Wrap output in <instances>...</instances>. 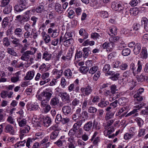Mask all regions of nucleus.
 Masks as SVG:
<instances>
[{
    "label": "nucleus",
    "instance_id": "obj_1",
    "mask_svg": "<svg viewBox=\"0 0 148 148\" xmlns=\"http://www.w3.org/2000/svg\"><path fill=\"white\" fill-rule=\"evenodd\" d=\"M142 64L140 60L138 61L137 63V68L134 62L131 63L130 65V71L132 72L133 75L135 76L137 74L140 73L142 69Z\"/></svg>",
    "mask_w": 148,
    "mask_h": 148
},
{
    "label": "nucleus",
    "instance_id": "obj_2",
    "mask_svg": "<svg viewBox=\"0 0 148 148\" xmlns=\"http://www.w3.org/2000/svg\"><path fill=\"white\" fill-rule=\"evenodd\" d=\"M31 15V11L27 10L24 13L22 17L21 15H18L16 16V18L21 23L24 24L29 20Z\"/></svg>",
    "mask_w": 148,
    "mask_h": 148
},
{
    "label": "nucleus",
    "instance_id": "obj_3",
    "mask_svg": "<svg viewBox=\"0 0 148 148\" xmlns=\"http://www.w3.org/2000/svg\"><path fill=\"white\" fill-rule=\"evenodd\" d=\"M36 51V49L35 48H32L30 50L24 52L21 59L23 60L27 61L31 56H33Z\"/></svg>",
    "mask_w": 148,
    "mask_h": 148
},
{
    "label": "nucleus",
    "instance_id": "obj_4",
    "mask_svg": "<svg viewBox=\"0 0 148 148\" xmlns=\"http://www.w3.org/2000/svg\"><path fill=\"white\" fill-rule=\"evenodd\" d=\"M4 131L7 133H8L11 135H14L16 132L13 127L9 124H5Z\"/></svg>",
    "mask_w": 148,
    "mask_h": 148
},
{
    "label": "nucleus",
    "instance_id": "obj_5",
    "mask_svg": "<svg viewBox=\"0 0 148 148\" xmlns=\"http://www.w3.org/2000/svg\"><path fill=\"white\" fill-rule=\"evenodd\" d=\"M21 72L19 71L14 74V75L10 79L11 82L15 83L20 81L21 78Z\"/></svg>",
    "mask_w": 148,
    "mask_h": 148
},
{
    "label": "nucleus",
    "instance_id": "obj_6",
    "mask_svg": "<svg viewBox=\"0 0 148 148\" xmlns=\"http://www.w3.org/2000/svg\"><path fill=\"white\" fill-rule=\"evenodd\" d=\"M114 47V44L110 42H105L103 45V47L104 49H106L108 52L112 51Z\"/></svg>",
    "mask_w": 148,
    "mask_h": 148
},
{
    "label": "nucleus",
    "instance_id": "obj_7",
    "mask_svg": "<svg viewBox=\"0 0 148 148\" xmlns=\"http://www.w3.org/2000/svg\"><path fill=\"white\" fill-rule=\"evenodd\" d=\"M28 110L32 111L36 110L39 108V106L36 104H31L30 102H28L26 106Z\"/></svg>",
    "mask_w": 148,
    "mask_h": 148
},
{
    "label": "nucleus",
    "instance_id": "obj_8",
    "mask_svg": "<svg viewBox=\"0 0 148 148\" xmlns=\"http://www.w3.org/2000/svg\"><path fill=\"white\" fill-rule=\"evenodd\" d=\"M80 91L83 94L88 95L90 94L92 91V90L90 86H88L86 87L81 88H80Z\"/></svg>",
    "mask_w": 148,
    "mask_h": 148
},
{
    "label": "nucleus",
    "instance_id": "obj_9",
    "mask_svg": "<svg viewBox=\"0 0 148 148\" xmlns=\"http://www.w3.org/2000/svg\"><path fill=\"white\" fill-rule=\"evenodd\" d=\"M111 8L114 10L119 12L121 11L123 9V7L121 4L114 3H112Z\"/></svg>",
    "mask_w": 148,
    "mask_h": 148
},
{
    "label": "nucleus",
    "instance_id": "obj_10",
    "mask_svg": "<svg viewBox=\"0 0 148 148\" xmlns=\"http://www.w3.org/2000/svg\"><path fill=\"white\" fill-rule=\"evenodd\" d=\"M62 111L66 115L70 114L72 113V109L70 107L68 106H64L62 108Z\"/></svg>",
    "mask_w": 148,
    "mask_h": 148
},
{
    "label": "nucleus",
    "instance_id": "obj_11",
    "mask_svg": "<svg viewBox=\"0 0 148 148\" xmlns=\"http://www.w3.org/2000/svg\"><path fill=\"white\" fill-rule=\"evenodd\" d=\"M52 55L48 51H45L42 54V59L46 61H48L50 60L51 58Z\"/></svg>",
    "mask_w": 148,
    "mask_h": 148
},
{
    "label": "nucleus",
    "instance_id": "obj_12",
    "mask_svg": "<svg viewBox=\"0 0 148 148\" xmlns=\"http://www.w3.org/2000/svg\"><path fill=\"white\" fill-rule=\"evenodd\" d=\"M141 24L144 25V28L146 32H148V20L145 17H143L141 18Z\"/></svg>",
    "mask_w": 148,
    "mask_h": 148
},
{
    "label": "nucleus",
    "instance_id": "obj_13",
    "mask_svg": "<svg viewBox=\"0 0 148 148\" xmlns=\"http://www.w3.org/2000/svg\"><path fill=\"white\" fill-rule=\"evenodd\" d=\"M30 127L29 125H26L23 129L21 130L20 134V137L22 139L24 136V134L27 133L30 130Z\"/></svg>",
    "mask_w": 148,
    "mask_h": 148
},
{
    "label": "nucleus",
    "instance_id": "obj_14",
    "mask_svg": "<svg viewBox=\"0 0 148 148\" xmlns=\"http://www.w3.org/2000/svg\"><path fill=\"white\" fill-rule=\"evenodd\" d=\"M17 121L18 123L19 126L20 127H23L27 125V121L24 119H21V117L17 118Z\"/></svg>",
    "mask_w": 148,
    "mask_h": 148
},
{
    "label": "nucleus",
    "instance_id": "obj_15",
    "mask_svg": "<svg viewBox=\"0 0 148 148\" xmlns=\"http://www.w3.org/2000/svg\"><path fill=\"white\" fill-rule=\"evenodd\" d=\"M117 28L114 26H112L110 27L108 30H107V32L108 34L111 36L113 35H116L117 34Z\"/></svg>",
    "mask_w": 148,
    "mask_h": 148
},
{
    "label": "nucleus",
    "instance_id": "obj_16",
    "mask_svg": "<svg viewBox=\"0 0 148 148\" xmlns=\"http://www.w3.org/2000/svg\"><path fill=\"white\" fill-rule=\"evenodd\" d=\"M50 103L52 107H55L59 104V100L56 97L52 98L51 100Z\"/></svg>",
    "mask_w": 148,
    "mask_h": 148
},
{
    "label": "nucleus",
    "instance_id": "obj_17",
    "mask_svg": "<svg viewBox=\"0 0 148 148\" xmlns=\"http://www.w3.org/2000/svg\"><path fill=\"white\" fill-rule=\"evenodd\" d=\"M35 72L34 70L30 71L28 72L25 76V78L27 80H30L32 79L35 74Z\"/></svg>",
    "mask_w": 148,
    "mask_h": 148
},
{
    "label": "nucleus",
    "instance_id": "obj_18",
    "mask_svg": "<svg viewBox=\"0 0 148 148\" xmlns=\"http://www.w3.org/2000/svg\"><path fill=\"white\" fill-rule=\"evenodd\" d=\"M51 118L48 116H46L43 119V125L45 127H48L51 124Z\"/></svg>",
    "mask_w": 148,
    "mask_h": 148
},
{
    "label": "nucleus",
    "instance_id": "obj_19",
    "mask_svg": "<svg viewBox=\"0 0 148 148\" xmlns=\"http://www.w3.org/2000/svg\"><path fill=\"white\" fill-rule=\"evenodd\" d=\"M68 90L69 92L72 91H75V92H78L79 90V87H76L73 84H70L68 87Z\"/></svg>",
    "mask_w": 148,
    "mask_h": 148
},
{
    "label": "nucleus",
    "instance_id": "obj_20",
    "mask_svg": "<svg viewBox=\"0 0 148 148\" xmlns=\"http://www.w3.org/2000/svg\"><path fill=\"white\" fill-rule=\"evenodd\" d=\"M43 39L46 44L49 43L51 41L50 36L45 32H43L42 33Z\"/></svg>",
    "mask_w": 148,
    "mask_h": 148
},
{
    "label": "nucleus",
    "instance_id": "obj_21",
    "mask_svg": "<svg viewBox=\"0 0 148 148\" xmlns=\"http://www.w3.org/2000/svg\"><path fill=\"white\" fill-rule=\"evenodd\" d=\"M42 95H43V99H45L47 101H49L51 97L52 94L51 92L45 91L42 92Z\"/></svg>",
    "mask_w": 148,
    "mask_h": 148
},
{
    "label": "nucleus",
    "instance_id": "obj_22",
    "mask_svg": "<svg viewBox=\"0 0 148 148\" xmlns=\"http://www.w3.org/2000/svg\"><path fill=\"white\" fill-rule=\"evenodd\" d=\"M61 97L62 100L64 101L67 102L69 100L70 96L66 92L62 93Z\"/></svg>",
    "mask_w": 148,
    "mask_h": 148
},
{
    "label": "nucleus",
    "instance_id": "obj_23",
    "mask_svg": "<svg viewBox=\"0 0 148 148\" xmlns=\"http://www.w3.org/2000/svg\"><path fill=\"white\" fill-rule=\"evenodd\" d=\"M141 49L140 44L139 43H136L134 46L133 51L135 55H137L139 53Z\"/></svg>",
    "mask_w": 148,
    "mask_h": 148
},
{
    "label": "nucleus",
    "instance_id": "obj_24",
    "mask_svg": "<svg viewBox=\"0 0 148 148\" xmlns=\"http://www.w3.org/2000/svg\"><path fill=\"white\" fill-rule=\"evenodd\" d=\"M141 57L143 59H146L148 56V53L147 49L145 47H143L142 51L140 53Z\"/></svg>",
    "mask_w": 148,
    "mask_h": 148
},
{
    "label": "nucleus",
    "instance_id": "obj_25",
    "mask_svg": "<svg viewBox=\"0 0 148 148\" xmlns=\"http://www.w3.org/2000/svg\"><path fill=\"white\" fill-rule=\"evenodd\" d=\"M64 74L67 78L70 79L72 77V72L70 69H67L64 72Z\"/></svg>",
    "mask_w": 148,
    "mask_h": 148
},
{
    "label": "nucleus",
    "instance_id": "obj_26",
    "mask_svg": "<svg viewBox=\"0 0 148 148\" xmlns=\"http://www.w3.org/2000/svg\"><path fill=\"white\" fill-rule=\"evenodd\" d=\"M92 122L89 121L84 126V129L86 131H89L91 130L92 127Z\"/></svg>",
    "mask_w": 148,
    "mask_h": 148
},
{
    "label": "nucleus",
    "instance_id": "obj_27",
    "mask_svg": "<svg viewBox=\"0 0 148 148\" xmlns=\"http://www.w3.org/2000/svg\"><path fill=\"white\" fill-rule=\"evenodd\" d=\"M63 71L62 70H58L57 69H54L53 71V74L55 76L57 79L60 77L62 75Z\"/></svg>",
    "mask_w": 148,
    "mask_h": 148
},
{
    "label": "nucleus",
    "instance_id": "obj_28",
    "mask_svg": "<svg viewBox=\"0 0 148 148\" xmlns=\"http://www.w3.org/2000/svg\"><path fill=\"white\" fill-rule=\"evenodd\" d=\"M79 33L80 35L83 36L84 39H86L88 38V34L86 30L83 28L80 29L79 32Z\"/></svg>",
    "mask_w": 148,
    "mask_h": 148
},
{
    "label": "nucleus",
    "instance_id": "obj_29",
    "mask_svg": "<svg viewBox=\"0 0 148 148\" xmlns=\"http://www.w3.org/2000/svg\"><path fill=\"white\" fill-rule=\"evenodd\" d=\"M98 69V67L96 66H94L88 69V73L91 74H93L97 72Z\"/></svg>",
    "mask_w": 148,
    "mask_h": 148
},
{
    "label": "nucleus",
    "instance_id": "obj_30",
    "mask_svg": "<svg viewBox=\"0 0 148 148\" xmlns=\"http://www.w3.org/2000/svg\"><path fill=\"white\" fill-rule=\"evenodd\" d=\"M26 8L25 7H23V6L19 4L16 5L14 6V9L17 12H21Z\"/></svg>",
    "mask_w": 148,
    "mask_h": 148
},
{
    "label": "nucleus",
    "instance_id": "obj_31",
    "mask_svg": "<svg viewBox=\"0 0 148 148\" xmlns=\"http://www.w3.org/2000/svg\"><path fill=\"white\" fill-rule=\"evenodd\" d=\"M115 112H107L106 114L105 119L108 120L112 118L114 116Z\"/></svg>",
    "mask_w": 148,
    "mask_h": 148
},
{
    "label": "nucleus",
    "instance_id": "obj_32",
    "mask_svg": "<svg viewBox=\"0 0 148 148\" xmlns=\"http://www.w3.org/2000/svg\"><path fill=\"white\" fill-rule=\"evenodd\" d=\"M63 41H64V45L66 46H69L70 45L72 44L73 42V40L71 38L67 39L66 40L64 39V38H63Z\"/></svg>",
    "mask_w": 148,
    "mask_h": 148
},
{
    "label": "nucleus",
    "instance_id": "obj_33",
    "mask_svg": "<svg viewBox=\"0 0 148 148\" xmlns=\"http://www.w3.org/2000/svg\"><path fill=\"white\" fill-rule=\"evenodd\" d=\"M140 25L138 23H136L135 24L133 27V30L136 35L138 33V30L140 29Z\"/></svg>",
    "mask_w": 148,
    "mask_h": 148
},
{
    "label": "nucleus",
    "instance_id": "obj_34",
    "mask_svg": "<svg viewBox=\"0 0 148 148\" xmlns=\"http://www.w3.org/2000/svg\"><path fill=\"white\" fill-rule=\"evenodd\" d=\"M114 131V129L113 127L108 128L107 130H105L104 132V134L106 136H109Z\"/></svg>",
    "mask_w": 148,
    "mask_h": 148
},
{
    "label": "nucleus",
    "instance_id": "obj_35",
    "mask_svg": "<svg viewBox=\"0 0 148 148\" xmlns=\"http://www.w3.org/2000/svg\"><path fill=\"white\" fill-rule=\"evenodd\" d=\"M34 10H35L36 12L38 13H40L44 12L45 10L44 8V6L42 5H40L37 7L34 10H32V11L34 12Z\"/></svg>",
    "mask_w": 148,
    "mask_h": 148
},
{
    "label": "nucleus",
    "instance_id": "obj_36",
    "mask_svg": "<svg viewBox=\"0 0 148 148\" xmlns=\"http://www.w3.org/2000/svg\"><path fill=\"white\" fill-rule=\"evenodd\" d=\"M134 136V134L127 133L124 134L123 136L124 138L126 140H129L131 139Z\"/></svg>",
    "mask_w": 148,
    "mask_h": 148
},
{
    "label": "nucleus",
    "instance_id": "obj_37",
    "mask_svg": "<svg viewBox=\"0 0 148 148\" xmlns=\"http://www.w3.org/2000/svg\"><path fill=\"white\" fill-rule=\"evenodd\" d=\"M138 13V9L137 8H133L130 10V13L132 15L136 16Z\"/></svg>",
    "mask_w": 148,
    "mask_h": 148
},
{
    "label": "nucleus",
    "instance_id": "obj_38",
    "mask_svg": "<svg viewBox=\"0 0 148 148\" xmlns=\"http://www.w3.org/2000/svg\"><path fill=\"white\" fill-rule=\"evenodd\" d=\"M79 115L80 119H82V121L84 120L88 117V113L85 111H83Z\"/></svg>",
    "mask_w": 148,
    "mask_h": 148
},
{
    "label": "nucleus",
    "instance_id": "obj_39",
    "mask_svg": "<svg viewBox=\"0 0 148 148\" xmlns=\"http://www.w3.org/2000/svg\"><path fill=\"white\" fill-rule=\"evenodd\" d=\"M138 111H137V109H134L133 110L131 111V112H129L128 114H127L126 116V117H127L128 116H130L132 114H134V116H137L138 115V114L137 113Z\"/></svg>",
    "mask_w": 148,
    "mask_h": 148
},
{
    "label": "nucleus",
    "instance_id": "obj_40",
    "mask_svg": "<svg viewBox=\"0 0 148 148\" xmlns=\"http://www.w3.org/2000/svg\"><path fill=\"white\" fill-rule=\"evenodd\" d=\"M12 10V7L10 5L5 7L3 10V12L5 14H8L10 13Z\"/></svg>",
    "mask_w": 148,
    "mask_h": 148
},
{
    "label": "nucleus",
    "instance_id": "obj_41",
    "mask_svg": "<svg viewBox=\"0 0 148 148\" xmlns=\"http://www.w3.org/2000/svg\"><path fill=\"white\" fill-rule=\"evenodd\" d=\"M97 110V109L94 107L90 106L88 109V112L89 113L94 114L96 113Z\"/></svg>",
    "mask_w": 148,
    "mask_h": 148
},
{
    "label": "nucleus",
    "instance_id": "obj_42",
    "mask_svg": "<svg viewBox=\"0 0 148 148\" xmlns=\"http://www.w3.org/2000/svg\"><path fill=\"white\" fill-rule=\"evenodd\" d=\"M131 51L129 49L125 48L122 52V54L124 56L129 55Z\"/></svg>",
    "mask_w": 148,
    "mask_h": 148
},
{
    "label": "nucleus",
    "instance_id": "obj_43",
    "mask_svg": "<svg viewBox=\"0 0 148 148\" xmlns=\"http://www.w3.org/2000/svg\"><path fill=\"white\" fill-rule=\"evenodd\" d=\"M59 133V132L54 131L50 134V138L52 140H53L56 138L57 137Z\"/></svg>",
    "mask_w": 148,
    "mask_h": 148
},
{
    "label": "nucleus",
    "instance_id": "obj_44",
    "mask_svg": "<svg viewBox=\"0 0 148 148\" xmlns=\"http://www.w3.org/2000/svg\"><path fill=\"white\" fill-rule=\"evenodd\" d=\"M67 84V82L66 81L64 77H62L60 83V84L61 87L63 88H64Z\"/></svg>",
    "mask_w": 148,
    "mask_h": 148
},
{
    "label": "nucleus",
    "instance_id": "obj_45",
    "mask_svg": "<svg viewBox=\"0 0 148 148\" xmlns=\"http://www.w3.org/2000/svg\"><path fill=\"white\" fill-rule=\"evenodd\" d=\"M93 126L97 130H99L101 127V125L100 123H98V122L95 121V120L94 121Z\"/></svg>",
    "mask_w": 148,
    "mask_h": 148
},
{
    "label": "nucleus",
    "instance_id": "obj_46",
    "mask_svg": "<svg viewBox=\"0 0 148 148\" xmlns=\"http://www.w3.org/2000/svg\"><path fill=\"white\" fill-rule=\"evenodd\" d=\"M9 19L8 17H5L3 19L2 23V26L5 28L8 25V23Z\"/></svg>",
    "mask_w": 148,
    "mask_h": 148
},
{
    "label": "nucleus",
    "instance_id": "obj_47",
    "mask_svg": "<svg viewBox=\"0 0 148 148\" xmlns=\"http://www.w3.org/2000/svg\"><path fill=\"white\" fill-rule=\"evenodd\" d=\"M22 29L19 28H17L14 31L15 34L17 35L19 37H21L22 35L21 32H22Z\"/></svg>",
    "mask_w": 148,
    "mask_h": 148
},
{
    "label": "nucleus",
    "instance_id": "obj_48",
    "mask_svg": "<svg viewBox=\"0 0 148 148\" xmlns=\"http://www.w3.org/2000/svg\"><path fill=\"white\" fill-rule=\"evenodd\" d=\"M7 51V52L10 54L16 56H17V53L15 52L13 48H8Z\"/></svg>",
    "mask_w": 148,
    "mask_h": 148
},
{
    "label": "nucleus",
    "instance_id": "obj_49",
    "mask_svg": "<svg viewBox=\"0 0 148 148\" xmlns=\"http://www.w3.org/2000/svg\"><path fill=\"white\" fill-rule=\"evenodd\" d=\"M84 52L83 57L84 58H86L89 55V48H84L83 49Z\"/></svg>",
    "mask_w": 148,
    "mask_h": 148
},
{
    "label": "nucleus",
    "instance_id": "obj_50",
    "mask_svg": "<svg viewBox=\"0 0 148 148\" xmlns=\"http://www.w3.org/2000/svg\"><path fill=\"white\" fill-rule=\"evenodd\" d=\"M128 67V65L126 63H123L121 62L120 66L119 69L122 70H125L127 69Z\"/></svg>",
    "mask_w": 148,
    "mask_h": 148
},
{
    "label": "nucleus",
    "instance_id": "obj_51",
    "mask_svg": "<svg viewBox=\"0 0 148 148\" xmlns=\"http://www.w3.org/2000/svg\"><path fill=\"white\" fill-rule=\"evenodd\" d=\"M72 119L74 121L78 122V121H82V119H80L79 115H77L76 114H74L72 115Z\"/></svg>",
    "mask_w": 148,
    "mask_h": 148
},
{
    "label": "nucleus",
    "instance_id": "obj_52",
    "mask_svg": "<svg viewBox=\"0 0 148 148\" xmlns=\"http://www.w3.org/2000/svg\"><path fill=\"white\" fill-rule=\"evenodd\" d=\"M80 103V102L79 100L77 98H75L73 99L71 102V105L73 106H78Z\"/></svg>",
    "mask_w": 148,
    "mask_h": 148
},
{
    "label": "nucleus",
    "instance_id": "obj_53",
    "mask_svg": "<svg viewBox=\"0 0 148 148\" xmlns=\"http://www.w3.org/2000/svg\"><path fill=\"white\" fill-rule=\"evenodd\" d=\"M66 140H62L58 139L57 141L55 142L54 144L56 145L58 147H60L62 145L63 142H66Z\"/></svg>",
    "mask_w": 148,
    "mask_h": 148
},
{
    "label": "nucleus",
    "instance_id": "obj_54",
    "mask_svg": "<svg viewBox=\"0 0 148 148\" xmlns=\"http://www.w3.org/2000/svg\"><path fill=\"white\" fill-rule=\"evenodd\" d=\"M73 36V32L71 31L69 32H66L64 37V39L66 40L67 39L71 38Z\"/></svg>",
    "mask_w": 148,
    "mask_h": 148
},
{
    "label": "nucleus",
    "instance_id": "obj_55",
    "mask_svg": "<svg viewBox=\"0 0 148 148\" xmlns=\"http://www.w3.org/2000/svg\"><path fill=\"white\" fill-rule=\"evenodd\" d=\"M69 4L71 5L74 4L77 6H80V5L79 1L76 0H71L69 2Z\"/></svg>",
    "mask_w": 148,
    "mask_h": 148
},
{
    "label": "nucleus",
    "instance_id": "obj_56",
    "mask_svg": "<svg viewBox=\"0 0 148 148\" xmlns=\"http://www.w3.org/2000/svg\"><path fill=\"white\" fill-rule=\"evenodd\" d=\"M111 96V97H112L113 99L115 100L120 97V93L119 92H116L112 93Z\"/></svg>",
    "mask_w": 148,
    "mask_h": 148
},
{
    "label": "nucleus",
    "instance_id": "obj_57",
    "mask_svg": "<svg viewBox=\"0 0 148 148\" xmlns=\"http://www.w3.org/2000/svg\"><path fill=\"white\" fill-rule=\"evenodd\" d=\"M79 70L81 73L86 74L88 71V69L86 66H83L80 67Z\"/></svg>",
    "mask_w": 148,
    "mask_h": 148
},
{
    "label": "nucleus",
    "instance_id": "obj_58",
    "mask_svg": "<svg viewBox=\"0 0 148 148\" xmlns=\"http://www.w3.org/2000/svg\"><path fill=\"white\" fill-rule=\"evenodd\" d=\"M7 121L10 124L14 125L15 123V119L12 116H9L7 118Z\"/></svg>",
    "mask_w": 148,
    "mask_h": 148
},
{
    "label": "nucleus",
    "instance_id": "obj_59",
    "mask_svg": "<svg viewBox=\"0 0 148 148\" xmlns=\"http://www.w3.org/2000/svg\"><path fill=\"white\" fill-rule=\"evenodd\" d=\"M145 134V130L144 129H141L138 130V136L139 137H141L144 136Z\"/></svg>",
    "mask_w": 148,
    "mask_h": 148
},
{
    "label": "nucleus",
    "instance_id": "obj_60",
    "mask_svg": "<svg viewBox=\"0 0 148 148\" xmlns=\"http://www.w3.org/2000/svg\"><path fill=\"white\" fill-rule=\"evenodd\" d=\"M140 114L141 115H148V106L145 107V109H143L141 110Z\"/></svg>",
    "mask_w": 148,
    "mask_h": 148
},
{
    "label": "nucleus",
    "instance_id": "obj_61",
    "mask_svg": "<svg viewBox=\"0 0 148 148\" xmlns=\"http://www.w3.org/2000/svg\"><path fill=\"white\" fill-rule=\"evenodd\" d=\"M49 74L48 72H46L42 74L41 77L43 80H46L48 78H49Z\"/></svg>",
    "mask_w": 148,
    "mask_h": 148
},
{
    "label": "nucleus",
    "instance_id": "obj_62",
    "mask_svg": "<svg viewBox=\"0 0 148 148\" xmlns=\"http://www.w3.org/2000/svg\"><path fill=\"white\" fill-rule=\"evenodd\" d=\"M51 108V107L48 104L43 108L44 112L46 113L48 112L50 110Z\"/></svg>",
    "mask_w": 148,
    "mask_h": 148
},
{
    "label": "nucleus",
    "instance_id": "obj_63",
    "mask_svg": "<svg viewBox=\"0 0 148 148\" xmlns=\"http://www.w3.org/2000/svg\"><path fill=\"white\" fill-rule=\"evenodd\" d=\"M109 104L107 101H101L98 104V106L101 108L106 107Z\"/></svg>",
    "mask_w": 148,
    "mask_h": 148
},
{
    "label": "nucleus",
    "instance_id": "obj_64",
    "mask_svg": "<svg viewBox=\"0 0 148 148\" xmlns=\"http://www.w3.org/2000/svg\"><path fill=\"white\" fill-rule=\"evenodd\" d=\"M120 38L119 37H111L109 39L110 42L114 43V42L118 41Z\"/></svg>",
    "mask_w": 148,
    "mask_h": 148
}]
</instances>
